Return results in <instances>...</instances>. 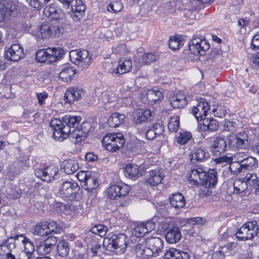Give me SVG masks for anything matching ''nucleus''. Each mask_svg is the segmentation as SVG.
<instances>
[{
	"mask_svg": "<svg viewBox=\"0 0 259 259\" xmlns=\"http://www.w3.org/2000/svg\"><path fill=\"white\" fill-rule=\"evenodd\" d=\"M33 243L23 235L11 237L0 244V259H31Z\"/></svg>",
	"mask_w": 259,
	"mask_h": 259,
	"instance_id": "obj_1",
	"label": "nucleus"
},
{
	"mask_svg": "<svg viewBox=\"0 0 259 259\" xmlns=\"http://www.w3.org/2000/svg\"><path fill=\"white\" fill-rule=\"evenodd\" d=\"M81 118L78 116L66 115L62 120L55 118L51 120L50 126L54 131L53 137L56 141H63L71 133V130L77 128Z\"/></svg>",
	"mask_w": 259,
	"mask_h": 259,
	"instance_id": "obj_2",
	"label": "nucleus"
},
{
	"mask_svg": "<svg viewBox=\"0 0 259 259\" xmlns=\"http://www.w3.org/2000/svg\"><path fill=\"white\" fill-rule=\"evenodd\" d=\"M163 241L159 237H150L141 240L135 246L137 256L142 259H152L163 251Z\"/></svg>",
	"mask_w": 259,
	"mask_h": 259,
	"instance_id": "obj_3",
	"label": "nucleus"
},
{
	"mask_svg": "<svg viewBox=\"0 0 259 259\" xmlns=\"http://www.w3.org/2000/svg\"><path fill=\"white\" fill-rule=\"evenodd\" d=\"M128 243L129 239L124 234H119L105 238L103 245L107 250L121 254L124 252Z\"/></svg>",
	"mask_w": 259,
	"mask_h": 259,
	"instance_id": "obj_4",
	"label": "nucleus"
},
{
	"mask_svg": "<svg viewBox=\"0 0 259 259\" xmlns=\"http://www.w3.org/2000/svg\"><path fill=\"white\" fill-rule=\"evenodd\" d=\"M58 1L63 8L71 12V17L74 21H78L84 16L86 7L81 0Z\"/></svg>",
	"mask_w": 259,
	"mask_h": 259,
	"instance_id": "obj_5",
	"label": "nucleus"
},
{
	"mask_svg": "<svg viewBox=\"0 0 259 259\" xmlns=\"http://www.w3.org/2000/svg\"><path fill=\"white\" fill-rule=\"evenodd\" d=\"M102 142L106 150L113 152L123 146L125 140L120 133H111L105 136Z\"/></svg>",
	"mask_w": 259,
	"mask_h": 259,
	"instance_id": "obj_6",
	"label": "nucleus"
},
{
	"mask_svg": "<svg viewBox=\"0 0 259 259\" xmlns=\"http://www.w3.org/2000/svg\"><path fill=\"white\" fill-rule=\"evenodd\" d=\"M91 56L85 50H74L69 53L71 61L82 69L88 68L91 65Z\"/></svg>",
	"mask_w": 259,
	"mask_h": 259,
	"instance_id": "obj_7",
	"label": "nucleus"
},
{
	"mask_svg": "<svg viewBox=\"0 0 259 259\" xmlns=\"http://www.w3.org/2000/svg\"><path fill=\"white\" fill-rule=\"evenodd\" d=\"M259 226L255 221L248 222L243 224L236 233L239 240H251L258 233Z\"/></svg>",
	"mask_w": 259,
	"mask_h": 259,
	"instance_id": "obj_8",
	"label": "nucleus"
},
{
	"mask_svg": "<svg viewBox=\"0 0 259 259\" xmlns=\"http://www.w3.org/2000/svg\"><path fill=\"white\" fill-rule=\"evenodd\" d=\"M59 169L53 165H49L45 168H37L35 170V176L46 182H52L58 178Z\"/></svg>",
	"mask_w": 259,
	"mask_h": 259,
	"instance_id": "obj_9",
	"label": "nucleus"
},
{
	"mask_svg": "<svg viewBox=\"0 0 259 259\" xmlns=\"http://www.w3.org/2000/svg\"><path fill=\"white\" fill-rule=\"evenodd\" d=\"M188 45L190 51L195 55H203L210 47L206 40L199 38H193Z\"/></svg>",
	"mask_w": 259,
	"mask_h": 259,
	"instance_id": "obj_10",
	"label": "nucleus"
},
{
	"mask_svg": "<svg viewBox=\"0 0 259 259\" xmlns=\"http://www.w3.org/2000/svg\"><path fill=\"white\" fill-rule=\"evenodd\" d=\"M131 188L125 184L112 185L107 190L108 197L111 199H116L126 196Z\"/></svg>",
	"mask_w": 259,
	"mask_h": 259,
	"instance_id": "obj_11",
	"label": "nucleus"
},
{
	"mask_svg": "<svg viewBox=\"0 0 259 259\" xmlns=\"http://www.w3.org/2000/svg\"><path fill=\"white\" fill-rule=\"evenodd\" d=\"M209 109L210 105L206 99L200 98L197 101L196 105L192 108V112L198 123L206 116Z\"/></svg>",
	"mask_w": 259,
	"mask_h": 259,
	"instance_id": "obj_12",
	"label": "nucleus"
},
{
	"mask_svg": "<svg viewBox=\"0 0 259 259\" xmlns=\"http://www.w3.org/2000/svg\"><path fill=\"white\" fill-rule=\"evenodd\" d=\"M79 189L77 183H72L69 181L63 182L59 188V192L62 197L73 199Z\"/></svg>",
	"mask_w": 259,
	"mask_h": 259,
	"instance_id": "obj_13",
	"label": "nucleus"
},
{
	"mask_svg": "<svg viewBox=\"0 0 259 259\" xmlns=\"http://www.w3.org/2000/svg\"><path fill=\"white\" fill-rule=\"evenodd\" d=\"M247 137V136L245 133L231 135L227 138V146L233 150L243 148L245 147L244 142L247 141L246 139Z\"/></svg>",
	"mask_w": 259,
	"mask_h": 259,
	"instance_id": "obj_14",
	"label": "nucleus"
},
{
	"mask_svg": "<svg viewBox=\"0 0 259 259\" xmlns=\"http://www.w3.org/2000/svg\"><path fill=\"white\" fill-rule=\"evenodd\" d=\"M228 148L227 141L225 138L218 137L212 141L210 146V150L215 156L224 154Z\"/></svg>",
	"mask_w": 259,
	"mask_h": 259,
	"instance_id": "obj_15",
	"label": "nucleus"
},
{
	"mask_svg": "<svg viewBox=\"0 0 259 259\" xmlns=\"http://www.w3.org/2000/svg\"><path fill=\"white\" fill-rule=\"evenodd\" d=\"M155 228V224L153 222V219L146 221L136 226L134 228V233L136 236L141 237L144 236L145 234L154 230Z\"/></svg>",
	"mask_w": 259,
	"mask_h": 259,
	"instance_id": "obj_16",
	"label": "nucleus"
},
{
	"mask_svg": "<svg viewBox=\"0 0 259 259\" xmlns=\"http://www.w3.org/2000/svg\"><path fill=\"white\" fill-rule=\"evenodd\" d=\"M6 56L8 60L18 61L24 56L23 49L19 44H13L8 49Z\"/></svg>",
	"mask_w": 259,
	"mask_h": 259,
	"instance_id": "obj_17",
	"label": "nucleus"
},
{
	"mask_svg": "<svg viewBox=\"0 0 259 259\" xmlns=\"http://www.w3.org/2000/svg\"><path fill=\"white\" fill-rule=\"evenodd\" d=\"M189 156L191 160L204 162L208 159L210 155L205 147H196L192 150Z\"/></svg>",
	"mask_w": 259,
	"mask_h": 259,
	"instance_id": "obj_18",
	"label": "nucleus"
},
{
	"mask_svg": "<svg viewBox=\"0 0 259 259\" xmlns=\"http://www.w3.org/2000/svg\"><path fill=\"white\" fill-rule=\"evenodd\" d=\"M83 94L82 89L75 87H70L66 90L64 98L67 102L73 103L81 98Z\"/></svg>",
	"mask_w": 259,
	"mask_h": 259,
	"instance_id": "obj_19",
	"label": "nucleus"
},
{
	"mask_svg": "<svg viewBox=\"0 0 259 259\" xmlns=\"http://www.w3.org/2000/svg\"><path fill=\"white\" fill-rule=\"evenodd\" d=\"M163 176L162 171L160 169L151 170L146 177V183L150 186H157L161 183Z\"/></svg>",
	"mask_w": 259,
	"mask_h": 259,
	"instance_id": "obj_20",
	"label": "nucleus"
},
{
	"mask_svg": "<svg viewBox=\"0 0 259 259\" xmlns=\"http://www.w3.org/2000/svg\"><path fill=\"white\" fill-rule=\"evenodd\" d=\"M169 98L170 104L174 108H182L186 105V96L182 92L170 94Z\"/></svg>",
	"mask_w": 259,
	"mask_h": 259,
	"instance_id": "obj_21",
	"label": "nucleus"
},
{
	"mask_svg": "<svg viewBox=\"0 0 259 259\" xmlns=\"http://www.w3.org/2000/svg\"><path fill=\"white\" fill-rule=\"evenodd\" d=\"M132 62L131 59L120 60L117 67L112 69L110 73L113 75L122 74L132 70Z\"/></svg>",
	"mask_w": 259,
	"mask_h": 259,
	"instance_id": "obj_22",
	"label": "nucleus"
},
{
	"mask_svg": "<svg viewBox=\"0 0 259 259\" xmlns=\"http://www.w3.org/2000/svg\"><path fill=\"white\" fill-rule=\"evenodd\" d=\"M204 176L205 172L201 168L191 169L187 174L188 182L192 185L201 184V179Z\"/></svg>",
	"mask_w": 259,
	"mask_h": 259,
	"instance_id": "obj_23",
	"label": "nucleus"
},
{
	"mask_svg": "<svg viewBox=\"0 0 259 259\" xmlns=\"http://www.w3.org/2000/svg\"><path fill=\"white\" fill-rule=\"evenodd\" d=\"M218 182V172L214 169H209L201 179V184L210 187H214Z\"/></svg>",
	"mask_w": 259,
	"mask_h": 259,
	"instance_id": "obj_24",
	"label": "nucleus"
},
{
	"mask_svg": "<svg viewBox=\"0 0 259 259\" xmlns=\"http://www.w3.org/2000/svg\"><path fill=\"white\" fill-rule=\"evenodd\" d=\"M202 120L201 123H198L199 128L201 131H215L218 130L219 123L216 120L204 117Z\"/></svg>",
	"mask_w": 259,
	"mask_h": 259,
	"instance_id": "obj_25",
	"label": "nucleus"
},
{
	"mask_svg": "<svg viewBox=\"0 0 259 259\" xmlns=\"http://www.w3.org/2000/svg\"><path fill=\"white\" fill-rule=\"evenodd\" d=\"M169 202L172 207L180 209L184 207L186 204V201L184 196L180 193H176L169 196Z\"/></svg>",
	"mask_w": 259,
	"mask_h": 259,
	"instance_id": "obj_26",
	"label": "nucleus"
},
{
	"mask_svg": "<svg viewBox=\"0 0 259 259\" xmlns=\"http://www.w3.org/2000/svg\"><path fill=\"white\" fill-rule=\"evenodd\" d=\"M43 13L47 17L53 20L60 19L63 15L61 10L58 9L55 5L46 6Z\"/></svg>",
	"mask_w": 259,
	"mask_h": 259,
	"instance_id": "obj_27",
	"label": "nucleus"
},
{
	"mask_svg": "<svg viewBox=\"0 0 259 259\" xmlns=\"http://www.w3.org/2000/svg\"><path fill=\"white\" fill-rule=\"evenodd\" d=\"M244 179L248 186L255 188L256 193L259 195V172H247Z\"/></svg>",
	"mask_w": 259,
	"mask_h": 259,
	"instance_id": "obj_28",
	"label": "nucleus"
},
{
	"mask_svg": "<svg viewBox=\"0 0 259 259\" xmlns=\"http://www.w3.org/2000/svg\"><path fill=\"white\" fill-rule=\"evenodd\" d=\"M15 6H12L11 2L7 0H0V15L2 18L12 15Z\"/></svg>",
	"mask_w": 259,
	"mask_h": 259,
	"instance_id": "obj_29",
	"label": "nucleus"
},
{
	"mask_svg": "<svg viewBox=\"0 0 259 259\" xmlns=\"http://www.w3.org/2000/svg\"><path fill=\"white\" fill-rule=\"evenodd\" d=\"M181 233L178 228H172L167 230L165 238L166 241L171 244L178 242L181 238Z\"/></svg>",
	"mask_w": 259,
	"mask_h": 259,
	"instance_id": "obj_30",
	"label": "nucleus"
},
{
	"mask_svg": "<svg viewBox=\"0 0 259 259\" xmlns=\"http://www.w3.org/2000/svg\"><path fill=\"white\" fill-rule=\"evenodd\" d=\"M125 118L124 114L114 112L108 117L107 123L109 126L116 127L124 122Z\"/></svg>",
	"mask_w": 259,
	"mask_h": 259,
	"instance_id": "obj_31",
	"label": "nucleus"
},
{
	"mask_svg": "<svg viewBox=\"0 0 259 259\" xmlns=\"http://www.w3.org/2000/svg\"><path fill=\"white\" fill-rule=\"evenodd\" d=\"M152 116V112L149 109H139L137 111L136 116L135 117L136 123L140 124L150 119Z\"/></svg>",
	"mask_w": 259,
	"mask_h": 259,
	"instance_id": "obj_32",
	"label": "nucleus"
},
{
	"mask_svg": "<svg viewBox=\"0 0 259 259\" xmlns=\"http://www.w3.org/2000/svg\"><path fill=\"white\" fill-rule=\"evenodd\" d=\"M62 166L63 171L67 175L73 174L79 168L78 163L75 160L71 159L64 161L62 163Z\"/></svg>",
	"mask_w": 259,
	"mask_h": 259,
	"instance_id": "obj_33",
	"label": "nucleus"
},
{
	"mask_svg": "<svg viewBox=\"0 0 259 259\" xmlns=\"http://www.w3.org/2000/svg\"><path fill=\"white\" fill-rule=\"evenodd\" d=\"M75 73L76 70L74 67L68 66L61 70L59 73V77L62 81L68 82L74 78Z\"/></svg>",
	"mask_w": 259,
	"mask_h": 259,
	"instance_id": "obj_34",
	"label": "nucleus"
},
{
	"mask_svg": "<svg viewBox=\"0 0 259 259\" xmlns=\"http://www.w3.org/2000/svg\"><path fill=\"white\" fill-rule=\"evenodd\" d=\"M166 256H170L172 259H189L190 255L188 250L171 249L165 253Z\"/></svg>",
	"mask_w": 259,
	"mask_h": 259,
	"instance_id": "obj_35",
	"label": "nucleus"
},
{
	"mask_svg": "<svg viewBox=\"0 0 259 259\" xmlns=\"http://www.w3.org/2000/svg\"><path fill=\"white\" fill-rule=\"evenodd\" d=\"M54 29L53 25L49 23L42 24L39 28V37L42 38L53 37V30Z\"/></svg>",
	"mask_w": 259,
	"mask_h": 259,
	"instance_id": "obj_36",
	"label": "nucleus"
},
{
	"mask_svg": "<svg viewBox=\"0 0 259 259\" xmlns=\"http://www.w3.org/2000/svg\"><path fill=\"white\" fill-rule=\"evenodd\" d=\"M242 167L244 172L246 171H253L258 167L257 160L252 157L248 156L242 162Z\"/></svg>",
	"mask_w": 259,
	"mask_h": 259,
	"instance_id": "obj_37",
	"label": "nucleus"
},
{
	"mask_svg": "<svg viewBox=\"0 0 259 259\" xmlns=\"http://www.w3.org/2000/svg\"><path fill=\"white\" fill-rule=\"evenodd\" d=\"M163 98L162 93L158 90L149 91L147 94L148 103L151 105H153L157 102L161 101Z\"/></svg>",
	"mask_w": 259,
	"mask_h": 259,
	"instance_id": "obj_38",
	"label": "nucleus"
},
{
	"mask_svg": "<svg viewBox=\"0 0 259 259\" xmlns=\"http://www.w3.org/2000/svg\"><path fill=\"white\" fill-rule=\"evenodd\" d=\"M82 186L88 192H92L99 186V183L97 179L93 176L92 174L86 179L84 183L82 184Z\"/></svg>",
	"mask_w": 259,
	"mask_h": 259,
	"instance_id": "obj_39",
	"label": "nucleus"
},
{
	"mask_svg": "<svg viewBox=\"0 0 259 259\" xmlns=\"http://www.w3.org/2000/svg\"><path fill=\"white\" fill-rule=\"evenodd\" d=\"M48 50L50 56L49 63H53L57 61L64 54V50L60 48H49Z\"/></svg>",
	"mask_w": 259,
	"mask_h": 259,
	"instance_id": "obj_40",
	"label": "nucleus"
},
{
	"mask_svg": "<svg viewBox=\"0 0 259 259\" xmlns=\"http://www.w3.org/2000/svg\"><path fill=\"white\" fill-rule=\"evenodd\" d=\"M184 45V40L180 35L172 36L169 38V47L173 50L179 49Z\"/></svg>",
	"mask_w": 259,
	"mask_h": 259,
	"instance_id": "obj_41",
	"label": "nucleus"
},
{
	"mask_svg": "<svg viewBox=\"0 0 259 259\" xmlns=\"http://www.w3.org/2000/svg\"><path fill=\"white\" fill-rule=\"evenodd\" d=\"M70 137L72 139H75L74 142L77 143L85 140L86 136L82 130L78 128H74L70 133Z\"/></svg>",
	"mask_w": 259,
	"mask_h": 259,
	"instance_id": "obj_42",
	"label": "nucleus"
},
{
	"mask_svg": "<svg viewBox=\"0 0 259 259\" xmlns=\"http://www.w3.org/2000/svg\"><path fill=\"white\" fill-rule=\"evenodd\" d=\"M125 171L132 178L138 177L139 175V167L134 163H128L125 167Z\"/></svg>",
	"mask_w": 259,
	"mask_h": 259,
	"instance_id": "obj_43",
	"label": "nucleus"
},
{
	"mask_svg": "<svg viewBox=\"0 0 259 259\" xmlns=\"http://www.w3.org/2000/svg\"><path fill=\"white\" fill-rule=\"evenodd\" d=\"M158 53L155 52L145 53L143 54L142 58V63L149 64L156 61L159 59Z\"/></svg>",
	"mask_w": 259,
	"mask_h": 259,
	"instance_id": "obj_44",
	"label": "nucleus"
},
{
	"mask_svg": "<svg viewBox=\"0 0 259 259\" xmlns=\"http://www.w3.org/2000/svg\"><path fill=\"white\" fill-rule=\"evenodd\" d=\"M35 58L37 61L39 62L49 63V53L48 48L46 50L41 49L38 50L36 53Z\"/></svg>",
	"mask_w": 259,
	"mask_h": 259,
	"instance_id": "obj_45",
	"label": "nucleus"
},
{
	"mask_svg": "<svg viewBox=\"0 0 259 259\" xmlns=\"http://www.w3.org/2000/svg\"><path fill=\"white\" fill-rule=\"evenodd\" d=\"M33 234L41 237L49 235L45 223L38 224L34 228Z\"/></svg>",
	"mask_w": 259,
	"mask_h": 259,
	"instance_id": "obj_46",
	"label": "nucleus"
},
{
	"mask_svg": "<svg viewBox=\"0 0 259 259\" xmlns=\"http://www.w3.org/2000/svg\"><path fill=\"white\" fill-rule=\"evenodd\" d=\"M248 187L244 179L243 181L241 179H237L233 184L234 191L237 194L243 192L247 189Z\"/></svg>",
	"mask_w": 259,
	"mask_h": 259,
	"instance_id": "obj_47",
	"label": "nucleus"
},
{
	"mask_svg": "<svg viewBox=\"0 0 259 259\" xmlns=\"http://www.w3.org/2000/svg\"><path fill=\"white\" fill-rule=\"evenodd\" d=\"M192 138V134L189 132L179 133L177 136V142L180 145H184Z\"/></svg>",
	"mask_w": 259,
	"mask_h": 259,
	"instance_id": "obj_48",
	"label": "nucleus"
},
{
	"mask_svg": "<svg viewBox=\"0 0 259 259\" xmlns=\"http://www.w3.org/2000/svg\"><path fill=\"white\" fill-rule=\"evenodd\" d=\"M57 252L61 256H67L69 252L68 243L64 241L59 242L57 245Z\"/></svg>",
	"mask_w": 259,
	"mask_h": 259,
	"instance_id": "obj_49",
	"label": "nucleus"
},
{
	"mask_svg": "<svg viewBox=\"0 0 259 259\" xmlns=\"http://www.w3.org/2000/svg\"><path fill=\"white\" fill-rule=\"evenodd\" d=\"M107 227L103 225L98 224L93 227L91 229V232L101 237H104L107 231Z\"/></svg>",
	"mask_w": 259,
	"mask_h": 259,
	"instance_id": "obj_50",
	"label": "nucleus"
},
{
	"mask_svg": "<svg viewBox=\"0 0 259 259\" xmlns=\"http://www.w3.org/2000/svg\"><path fill=\"white\" fill-rule=\"evenodd\" d=\"M229 170L231 174L234 175H237L240 173L244 172L242 163L235 161H232L229 164Z\"/></svg>",
	"mask_w": 259,
	"mask_h": 259,
	"instance_id": "obj_51",
	"label": "nucleus"
},
{
	"mask_svg": "<svg viewBox=\"0 0 259 259\" xmlns=\"http://www.w3.org/2000/svg\"><path fill=\"white\" fill-rule=\"evenodd\" d=\"M123 8V4L120 0H114L111 2L107 7L109 12L116 13L120 12Z\"/></svg>",
	"mask_w": 259,
	"mask_h": 259,
	"instance_id": "obj_52",
	"label": "nucleus"
},
{
	"mask_svg": "<svg viewBox=\"0 0 259 259\" xmlns=\"http://www.w3.org/2000/svg\"><path fill=\"white\" fill-rule=\"evenodd\" d=\"M227 108L223 106L213 107L211 110V113L215 117L223 118L227 114Z\"/></svg>",
	"mask_w": 259,
	"mask_h": 259,
	"instance_id": "obj_53",
	"label": "nucleus"
},
{
	"mask_svg": "<svg viewBox=\"0 0 259 259\" xmlns=\"http://www.w3.org/2000/svg\"><path fill=\"white\" fill-rule=\"evenodd\" d=\"M235 245L234 243L231 242L225 245L220 246V251L224 254L225 256L232 255L234 252V249Z\"/></svg>",
	"mask_w": 259,
	"mask_h": 259,
	"instance_id": "obj_54",
	"label": "nucleus"
},
{
	"mask_svg": "<svg viewBox=\"0 0 259 259\" xmlns=\"http://www.w3.org/2000/svg\"><path fill=\"white\" fill-rule=\"evenodd\" d=\"M179 119L178 116L171 117L169 120L168 128L169 131L173 132H177L179 128Z\"/></svg>",
	"mask_w": 259,
	"mask_h": 259,
	"instance_id": "obj_55",
	"label": "nucleus"
},
{
	"mask_svg": "<svg viewBox=\"0 0 259 259\" xmlns=\"http://www.w3.org/2000/svg\"><path fill=\"white\" fill-rule=\"evenodd\" d=\"M36 250L38 253L41 255L47 254L52 250L44 241L39 244H36Z\"/></svg>",
	"mask_w": 259,
	"mask_h": 259,
	"instance_id": "obj_56",
	"label": "nucleus"
},
{
	"mask_svg": "<svg viewBox=\"0 0 259 259\" xmlns=\"http://www.w3.org/2000/svg\"><path fill=\"white\" fill-rule=\"evenodd\" d=\"M217 156L219 157L215 158L214 159V161L217 163H227L230 164L233 160V157L232 155L228 156L227 155H223L221 156V155H220Z\"/></svg>",
	"mask_w": 259,
	"mask_h": 259,
	"instance_id": "obj_57",
	"label": "nucleus"
},
{
	"mask_svg": "<svg viewBox=\"0 0 259 259\" xmlns=\"http://www.w3.org/2000/svg\"><path fill=\"white\" fill-rule=\"evenodd\" d=\"M211 187L208 186H205V185H202L200 184L199 188V195L201 197H207L210 196L212 191L210 189Z\"/></svg>",
	"mask_w": 259,
	"mask_h": 259,
	"instance_id": "obj_58",
	"label": "nucleus"
},
{
	"mask_svg": "<svg viewBox=\"0 0 259 259\" xmlns=\"http://www.w3.org/2000/svg\"><path fill=\"white\" fill-rule=\"evenodd\" d=\"M47 226V229L49 235L54 234L56 233L58 230V226L55 221H52L50 223L45 222Z\"/></svg>",
	"mask_w": 259,
	"mask_h": 259,
	"instance_id": "obj_59",
	"label": "nucleus"
},
{
	"mask_svg": "<svg viewBox=\"0 0 259 259\" xmlns=\"http://www.w3.org/2000/svg\"><path fill=\"white\" fill-rule=\"evenodd\" d=\"M172 225L170 219L165 218L159 223V227L163 231H165Z\"/></svg>",
	"mask_w": 259,
	"mask_h": 259,
	"instance_id": "obj_60",
	"label": "nucleus"
},
{
	"mask_svg": "<svg viewBox=\"0 0 259 259\" xmlns=\"http://www.w3.org/2000/svg\"><path fill=\"white\" fill-rule=\"evenodd\" d=\"M91 174L90 171H79L76 175L77 179L83 184L85 181L86 179Z\"/></svg>",
	"mask_w": 259,
	"mask_h": 259,
	"instance_id": "obj_61",
	"label": "nucleus"
},
{
	"mask_svg": "<svg viewBox=\"0 0 259 259\" xmlns=\"http://www.w3.org/2000/svg\"><path fill=\"white\" fill-rule=\"evenodd\" d=\"M101 248V244L99 243L94 242L92 244V247L91 248V252L90 254L92 256H96Z\"/></svg>",
	"mask_w": 259,
	"mask_h": 259,
	"instance_id": "obj_62",
	"label": "nucleus"
},
{
	"mask_svg": "<svg viewBox=\"0 0 259 259\" xmlns=\"http://www.w3.org/2000/svg\"><path fill=\"white\" fill-rule=\"evenodd\" d=\"M58 239L56 237L51 236L47 237L44 241L45 243L52 250L53 247H54L57 243Z\"/></svg>",
	"mask_w": 259,
	"mask_h": 259,
	"instance_id": "obj_63",
	"label": "nucleus"
},
{
	"mask_svg": "<svg viewBox=\"0 0 259 259\" xmlns=\"http://www.w3.org/2000/svg\"><path fill=\"white\" fill-rule=\"evenodd\" d=\"M151 127L156 137L157 136H160L163 134L164 128L162 125L159 123H155Z\"/></svg>",
	"mask_w": 259,
	"mask_h": 259,
	"instance_id": "obj_64",
	"label": "nucleus"
}]
</instances>
